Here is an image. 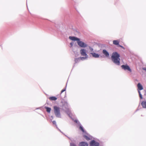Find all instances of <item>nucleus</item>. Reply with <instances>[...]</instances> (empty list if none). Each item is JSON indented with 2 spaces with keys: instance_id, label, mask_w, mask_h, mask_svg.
I'll return each instance as SVG.
<instances>
[{
  "instance_id": "1",
  "label": "nucleus",
  "mask_w": 146,
  "mask_h": 146,
  "mask_svg": "<svg viewBox=\"0 0 146 146\" xmlns=\"http://www.w3.org/2000/svg\"><path fill=\"white\" fill-rule=\"evenodd\" d=\"M119 55H112L111 58L112 61L116 64L119 65L120 64Z\"/></svg>"
},
{
  "instance_id": "28",
  "label": "nucleus",
  "mask_w": 146,
  "mask_h": 146,
  "mask_svg": "<svg viewBox=\"0 0 146 146\" xmlns=\"http://www.w3.org/2000/svg\"><path fill=\"white\" fill-rule=\"evenodd\" d=\"M143 69L144 70L146 71V68H143Z\"/></svg>"
},
{
  "instance_id": "12",
  "label": "nucleus",
  "mask_w": 146,
  "mask_h": 146,
  "mask_svg": "<svg viewBox=\"0 0 146 146\" xmlns=\"http://www.w3.org/2000/svg\"><path fill=\"white\" fill-rule=\"evenodd\" d=\"M113 44L117 45V46L119 45V42L117 40H114L113 41Z\"/></svg>"
},
{
  "instance_id": "17",
  "label": "nucleus",
  "mask_w": 146,
  "mask_h": 146,
  "mask_svg": "<svg viewBox=\"0 0 146 146\" xmlns=\"http://www.w3.org/2000/svg\"><path fill=\"white\" fill-rule=\"evenodd\" d=\"M89 49H90V51L91 52H93V49L92 47L90 46H89Z\"/></svg>"
},
{
  "instance_id": "30",
  "label": "nucleus",
  "mask_w": 146,
  "mask_h": 146,
  "mask_svg": "<svg viewBox=\"0 0 146 146\" xmlns=\"http://www.w3.org/2000/svg\"><path fill=\"white\" fill-rule=\"evenodd\" d=\"M106 56H109V55H106Z\"/></svg>"
},
{
  "instance_id": "4",
  "label": "nucleus",
  "mask_w": 146,
  "mask_h": 146,
  "mask_svg": "<svg viewBox=\"0 0 146 146\" xmlns=\"http://www.w3.org/2000/svg\"><path fill=\"white\" fill-rule=\"evenodd\" d=\"M121 67L125 70H127L130 72L131 71V69L127 65H122L121 66Z\"/></svg>"
},
{
  "instance_id": "13",
  "label": "nucleus",
  "mask_w": 146,
  "mask_h": 146,
  "mask_svg": "<svg viewBox=\"0 0 146 146\" xmlns=\"http://www.w3.org/2000/svg\"><path fill=\"white\" fill-rule=\"evenodd\" d=\"M45 108L46 109V111L47 112L49 113H50L51 110V108L48 107H45Z\"/></svg>"
},
{
  "instance_id": "11",
  "label": "nucleus",
  "mask_w": 146,
  "mask_h": 146,
  "mask_svg": "<svg viewBox=\"0 0 146 146\" xmlns=\"http://www.w3.org/2000/svg\"><path fill=\"white\" fill-rule=\"evenodd\" d=\"M49 99L51 100H56L57 98L54 96L50 97L49 98Z\"/></svg>"
},
{
  "instance_id": "20",
  "label": "nucleus",
  "mask_w": 146,
  "mask_h": 146,
  "mask_svg": "<svg viewBox=\"0 0 146 146\" xmlns=\"http://www.w3.org/2000/svg\"><path fill=\"white\" fill-rule=\"evenodd\" d=\"M90 54H91V55H99L98 54H96V53L94 52V51L92 52H91Z\"/></svg>"
},
{
  "instance_id": "18",
  "label": "nucleus",
  "mask_w": 146,
  "mask_h": 146,
  "mask_svg": "<svg viewBox=\"0 0 146 146\" xmlns=\"http://www.w3.org/2000/svg\"><path fill=\"white\" fill-rule=\"evenodd\" d=\"M111 55H119L118 53L116 52H113Z\"/></svg>"
},
{
  "instance_id": "2",
  "label": "nucleus",
  "mask_w": 146,
  "mask_h": 146,
  "mask_svg": "<svg viewBox=\"0 0 146 146\" xmlns=\"http://www.w3.org/2000/svg\"><path fill=\"white\" fill-rule=\"evenodd\" d=\"M60 108L56 106L54 107V113L55 115L57 117H60Z\"/></svg>"
},
{
  "instance_id": "22",
  "label": "nucleus",
  "mask_w": 146,
  "mask_h": 146,
  "mask_svg": "<svg viewBox=\"0 0 146 146\" xmlns=\"http://www.w3.org/2000/svg\"><path fill=\"white\" fill-rule=\"evenodd\" d=\"M70 146H76V145L73 143H70Z\"/></svg>"
},
{
  "instance_id": "6",
  "label": "nucleus",
  "mask_w": 146,
  "mask_h": 146,
  "mask_svg": "<svg viewBox=\"0 0 146 146\" xmlns=\"http://www.w3.org/2000/svg\"><path fill=\"white\" fill-rule=\"evenodd\" d=\"M69 38L70 40L73 41H77L78 42L80 38H78L75 36H70L69 37Z\"/></svg>"
},
{
  "instance_id": "29",
  "label": "nucleus",
  "mask_w": 146,
  "mask_h": 146,
  "mask_svg": "<svg viewBox=\"0 0 146 146\" xmlns=\"http://www.w3.org/2000/svg\"><path fill=\"white\" fill-rule=\"evenodd\" d=\"M138 92H139V95L140 94H141L140 91H139Z\"/></svg>"
},
{
  "instance_id": "14",
  "label": "nucleus",
  "mask_w": 146,
  "mask_h": 146,
  "mask_svg": "<svg viewBox=\"0 0 146 146\" xmlns=\"http://www.w3.org/2000/svg\"><path fill=\"white\" fill-rule=\"evenodd\" d=\"M103 52L104 55H109V53L106 50H103Z\"/></svg>"
},
{
  "instance_id": "19",
  "label": "nucleus",
  "mask_w": 146,
  "mask_h": 146,
  "mask_svg": "<svg viewBox=\"0 0 146 146\" xmlns=\"http://www.w3.org/2000/svg\"><path fill=\"white\" fill-rule=\"evenodd\" d=\"M86 58V57H80L78 58V59L79 60H83Z\"/></svg>"
},
{
  "instance_id": "3",
  "label": "nucleus",
  "mask_w": 146,
  "mask_h": 146,
  "mask_svg": "<svg viewBox=\"0 0 146 146\" xmlns=\"http://www.w3.org/2000/svg\"><path fill=\"white\" fill-rule=\"evenodd\" d=\"M78 45L80 47L85 48L87 46V45L84 42L81 41L79 39V40L77 42Z\"/></svg>"
},
{
  "instance_id": "24",
  "label": "nucleus",
  "mask_w": 146,
  "mask_h": 146,
  "mask_svg": "<svg viewBox=\"0 0 146 146\" xmlns=\"http://www.w3.org/2000/svg\"><path fill=\"white\" fill-rule=\"evenodd\" d=\"M118 46H120L122 48H123V49H124V47L120 45L119 44V45Z\"/></svg>"
},
{
  "instance_id": "5",
  "label": "nucleus",
  "mask_w": 146,
  "mask_h": 146,
  "mask_svg": "<svg viewBox=\"0 0 146 146\" xmlns=\"http://www.w3.org/2000/svg\"><path fill=\"white\" fill-rule=\"evenodd\" d=\"M90 145V146H99V144L98 143L96 142L95 141L93 140L91 141Z\"/></svg>"
},
{
  "instance_id": "16",
  "label": "nucleus",
  "mask_w": 146,
  "mask_h": 146,
  "mask_svg": "<svg viewBox=\"0 0 146 146\" xmlns=\"http://www.w3.org/2000/svg\"><path fill=\"white\" fill-rule=\"evenodd\" d=\"M80 129L83 132H84V131L83 128V127L81 126L80 127Z\"/></svg>"
},
{
  "instance_id": "25",
  "label": "nucleus",
  "mask_w": 146,
  "mask_h": 146,
  "mask_svg": "<svg viewBox=\"0 0 146 146\" xmlns=\"http://www.w3.org/2000/svg\"><path fill=\"white\" fill-rule=\"evenodd\" d=\"M139 96V97L141 99H142L143 98L141 94H140Z\"/></svg>"
},
{
  "instance_id": "8",
  "label": "nucleus",
  "mask_w": 146,
  "mask_h": 146,
  "mask_svg": "<svg viewBox=\"0 0 146 146\" xmlns=\"http://www.w3.org/2000/svg\"><path fill=\"white\" fill-rule=\"evenodd\" d=\"M80 52L81 55H87L86 50L84 49H82L80 50Z\"/></svg>"
},
{
  "instance_id": "26",
  "label": "nucleus",
  "mask_w": 146,
  "mask_h": 146,
  "mask_svg": "<svg viewBox=\"0 0 146 146\" xmlns=\"http://www.w3.org/2000/svg\"><path fill=\"white\" fill-rule=\"evenodd\" d=\"M52 123L56 125V122L55 121H52Z\"/></svg>"
},
{
  "instance_id": "10",
  "label": "nucleus",
  "mask_w": 146,
  "mask_h": 146,
  "mask_svg": "<svg viewBox=\"0 0 146 146\" xmlns=\"http://www.w3.org/2000/svg\"><path fill=\"white\" fill-rule=\"evenodd\" d=\"M141 104L143 108H146V102H142L141 103Z\"/></svg>"
},
{
  "instance_id": "21",
  "label": "nucleus",
  "mask_w": 146,
  "mask_h": 146,
  "mask_svg": "<svg viewBox=\"0 0 146 146\" xmlns=\"http://www.w3.org/2000/svg\"><path fill=\"white\" fill-rule=\"evenodd\" d=\"M100 55H92L93 57L94 58H98L99 57Z\"/></svg>"
},
{
  "instance_id": "23",
  "label": "nucleus",
  "mask_w": 146,
  "mask_h": 146,
  "mask_svg": "<svg viewBox=\"0 0 146 146\" xmlns=\"http://www.w3.org/2000/svg\"><path fill=\"white\" fill-rule=\"evenodd\" d=\"M65 91H66V89L65 88L64 89L62 90H61V94L62 92H64Z\"/></svg>"
},
{
  "instance_id": "15",
  "label": "nucleus",
  "mask_w": 146,
  "mask_h": 146,
  "mask_svg": "<svg viewBox=\"0 0 146 146\" xmlns=\"http://www.w3.org/2000/svg\"><path fill=\"white\" fill-rule=\"evenodd\" d=\"M84 137L87 140H89L90 139V138L88 136L86 135H84Z\"/></svg>"
},
{
  "instance_id": "7",
  "label": "nucleus",
  "mask_w": 146,
  "mask_h": 146,
  "mask_svg": "<svg viewBox=\"0 0 146 146\" xmlns=\"http://www.w3.org/2000/svg\"><path fill=\"white\" fill-rule=\"evenodd\" d=\"M79 146H88V144L85 142H81L79 144Z\"/></svg>"
},
{
  "instance_id": "9",
  "label": "nucleus",
  "mask_w": 146,
  "mask_h": 146,
  "mask_svg": "<svg viewBox=\"0 0 146 146\" xmlns=\"http://www.w3.org/2000/svg\"><path fill=\"white\" fill-rule=\"evenodd\" d=\"M137 87L138 89L139 90H141L143 89L142 86L140 83H138L137 84Z\"/></svg>"
},
{
  "instance_id": "27",
  "label": "nucleus",
  "mask_w": 146,
  "mask_h": 146,
  "mask_svg": "<svg viewBox=\"0 0 146 146\" xmlns=\"http://www.w3.org/2000/svg\"><path fill=\"white\" fill-rule=\"evenodd\" d=\"M70 44L71 46V47L72 46H73V43H72V42H71L70 43Z\"/></svg>"
}]
</instances>
